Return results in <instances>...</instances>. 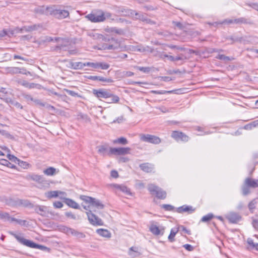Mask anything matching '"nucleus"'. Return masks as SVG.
<instances>
[{"label": "nucleus", "mask_w": 258, "mask_h": 258, "mask_svg": "<svg viewBox=\"0 0 258 258\" xmlns=\"http://www.w3.org/2000/svg\"><path fill=\"white\" fill-rule=\"evenodd\" d=\"M21 84L23 86H24V87H25L26 88H29V89L36 88V87H37V86H40L38 84H35V83H29V82H27L26 81H24L21 83Z\"/></svg>", "instance_id": "obj_37"}, {"label": "nucleus", "mask_w": 258, "mask_h": 258, "mask_svg": "<svg viewBox=\"0 0 258 258\" xmlns=\"http://www.w3.org/2000/svg\"><path fill=\"white\" fill-rule=\"evenodd\" d=\"M216 58L224 61V62H228L231 61L234 59L233 57H230L229 56H225L223 54H218L216 56Z\"/></svg>", "instance_id": "obj_35"}, {"label": "nucleus", "mask_w": 258, "mask_h": 258, "mask_svg": "<svg viewBox=\"0 0 258 258\" xmlns=\"http://www.w3.org/2000/svg\"><path fill=\"white\" fill-rule=\"evenodd\" d=\"M55 171H56L55 168L52 167H50L47 168V169H45L43 171V173L45 175L51 176V175H53L55 174Z\"/></svg>", "instance_id": "obj_36"}, {"label": "nucleus", "mask_w": 258, "mask_h": 258, "mask_svg": "<svg viewBox=\"0 0 258 258\" xmlns=\"http://www.w3.org/2000/svg\"><path fill=\"white\" fill-rule=\"evenodd\" d=\"M40 27V25L39 24H34L31 26H26L23 27H22L20 31L21 32H23L24 31L25 32H31L33 31L37 30L39 27Z\"/></svg>", "instance_id": "obj_25"}, {"label": "nucleus", "mask_w": 258, "mask_h": 258, "mask_svg": "<svg viewBox=\"0 0 258 258\" xmlns=\"http://www.w3.org/2000/svg\"><path fill=\"white\" fill-rule=\"evenodd\" d=\"M139 167L142 170L147 173L152 172L154 169V164L148 162L141 164Z\"/></svg>", "instance_id": "obj_19"}, {"label": "nucleus", "mask_w": 258, "mask_h": 258, "mask_svg": "<svg viewBox=\"0 0 258 258\" xmlns=\"http://www.w3.org/2000/svg\"><path fill=\"white\" fill-rule=\"evenodd\" d=\"M234 23L236 24H247L250 25L253 24L252 21L250 19L246 18L245 17L234 19Z\"/></svg>", "instance_id": "obj_21"}, {"label": "nucleus", "mask_w": 258, "mask_h": 258, "mask_svg": "<svg viewBox=\"0 0 258 258\" xmlns=\"http://www.w3.org/2000/svg\"><path fill=\"white\" fill-rule=\"evenodd\" d=\"M135 68H136L137 70L143 72L145 73H148L151 71V68L150 67H139V66H136L135 67Z\"/></svg>", "instance_id": "obj_47"}, {"label": "nucleus", "mask_w": 258, "mask_h": 258, "mask_svg": "<svg viewBox=\"0 0 258 258\" xmlns=\"http://www.w3.org/2000/svg\"><path fill=\"white\" fill-rule=\"evenodd\" d=\"M173 91H165V90H159V91H156V90H151L150 91L151 93L152 94H170L173 92Z\"/></svg>", "instance_id": "obj_40"}, {"label": "nucleus", "mask_w": 258, "mask_h": 258, "mask_svg": "<svg viewBox=\"0 0 258 258\" xmlns=\"http://www.w3.org/2000/svg\"><path fill=\"white\" fill-rule=\"evenodd\" d=\"M7 157L8 159L11 160L12 162H15V163H17V161H18V158H17L16 157H15L14 155H11V154H8Z\"/></svg>", "instance_id": "obj_56"}, {"label": "nucleus", "mask_w": 258, "mask_h": 258, "mask_svg": "<svg viewBox=\"0 0 258 258\" xmlns=\"http://www.w3.org/2000/svg\"><path fill=\"white\" fill-rule=\"evenodd\" d=\"M113 142L114 144H120L124 145L128 143L127 140L124 137H120L116 140H114Z\"/></svg>", "instance_id": "obj_38"}, {"label": "nucleus", "mask_w": 258, "mask_h": 258, "mask_svg": "<svg viewBox=\"0 0 258 258\" xmlns=\"http://www.w3.org/2000/svg\"><path fill=\"white\" fill-rule=\"evenodd\" d=\"M26 179L36 181L38 183L48 184L46 180L45 179V178L43 176L34 173L27 175Z\"/></svg>", "instance_id": "obj_16"}, {"label": "nucleus", "mask_w": 258, "mask_h": 258, "mask_svg": "<svg viewBox=\"0 0 258 258\" xmlns=\"http://www.w3.org/2000/svg\"><path fill=\"white\" fill-rule=\"evenodd\" d=\"M107 99H109V101L108 102L109 103H118L119 101V97L113 94L111 91L110 92V95L109 96V98Z\"/></svg>", "instance_id": "obj_32"}, {"label": "nucleus", "mask_w": 258, "mask_h": 258, "mask_svg": "<svg viewBox=\"0 0 258 258\" xmlns=\"http://www.w3.org/2000/svg\"><path fill=\"white\" fill-rule=\"evenodd\" d=\"M252 225L255 229L258 230V219L252 218Z\"/></svg>", "instance_id": "obj_62"}, {"label": "nucleus", "mask_w": 258, "mask_h": 258, "mask_svg": "<svg viewBox=\"0 0 258 258\" xmlns=\"http://www.w3.org/2000/svg\"><path fill=\"white\" fill-rule=\"evenodd\" d=\"M51 6L45 7L44 6H39L36 8L34 10L35 13L39 14L50 15Z\"/></svg>", "instance_id": "obj_17"}, {"label": "nucleus", "mask_w": 258, "mask_h": 258, "mask_svg": "<svg viewBox=\"0 0 258 258\" xmlns=\"http://www.w3.org/2000/svg\"><path fill=\"white\" fill-rule=\"evenodd\" d=\"M96 232L99 235L103 237L107 238L111 237V233L108 230L104 229H99L97 230Z\"/></svg>", "instance_id": "obj_31"}, {"label": "nucleus", "mask_w": 258, "mask_h": 258, "mask_svg": "<svg viewBox=\"0 0 258 258\" xmlns=\"http://www.w3.org/2000/svg\"><path fill=\"white\" fill-rule=\"evenodd\" d=\"M111 32H114L118 34H121L123 33V31L121 29H117L115 27L111 28L110 29Z\"/></svg>", "instance_id": "obj_58"}, {"label": "nucleus", "mask_w": 258, "mask_h": 258, "mask_svg": "<svg viewBox=\"0 0 258 258\" xmlns=\"http://www.w3.org/2000/svg\"><path fill=\"white\" fill-rule=\"evenodd\" d=\"M214 217V215L212 213H209L202 217L201 221L203 222H207L210 221Z\"/></svg>", "instance_id": "obj_42"}, {"label": "nucleus", "mask_w": 258, "mask_h": 258, "mask_svg": "<svg viewBox=\"0 0 258 258\" xmlns=\"http://www.w3.org/2000/svg\"><path fill=\"white\" fill-rule=\"evenodd\" d=\"M110 90L100 88L98 89H93L92 90L93 94L99 100H101L102 98L107 99L110 95Z\"/></svg>", "instance_id": "obj_9"}, {"label": "nucleus", "mask_w": 258, "mask_h": 258, "mask_svg": "<svg viewBox=\"0 0 258 258\" xmlns=\"http://www.w3.org/2000/svg\"><path fill=\"white\" fill-rule=\"evenodd\" d=\"M117 188H119L120 190L123 191V192L126 194L128 195L131 194L130 189L125 186L122 185H117L116 186Z\"/></svg>", "instance_id": "obj_39"}, {"label": "nucleus", "mask_w": 258, "mask_h": 258, "mask_svg": "<svg viewBox=\"0 0 258 258\" xmlns=\"http://www.w3.org/2000/svg\"><path fill=\"white\" fill-rule=\"evenodd\" d=\"M195 209L191 206L183 205L179 207L176 209V212L179 213H183L184 212H187L191 214L195 211Z\"/></svg>", "instance_id": "obj_18"}, {"label": "nucleus", "mask_w": 258, "mask_h": 258, "mask_svg": "<svg viewBox=\"0 0 258 258\" xmlns=\"http://www.w3.org/2000/svg\"><path fill=\"white\" fill-rule=\"evenodd\" d=\"M140 138L142 141L153 144H159L161 142L159 137L150 134H141Z\"/></svg>", "instance_id": "obj_8"}, {"label": "nucleus", "mask_w": 258, "mask_h": 258, "mask_svg": "<svg viewBox=\"0 0 258 258\" xmlns=\"http://www.w3.org/2000/svg\"><path fill=\"white\" fill-rule=\"evenodd\" d=\"M86 214L88 220L92 225L94 226H102L103 225L102 220L93 213L91 210L87 212Z\"/></svg>", "instance_id": "obj_11"}, {"label": "nucleus", "mask_w": 258, "mask_h": 258, "mask_svg": "<svg viewBox=\"0 0 258 258\" xmlns=\"http://www.w3.org/2000/svg\"><path fill=\"white\" fill-rule=\"evenodd\" d=\"M131 148L129 147H120L109 148L108 155H123L130 153Z\"/></svg>", "instance_id": "obj_10"}, {"label": "nucleus", "mask_w": 258, "mask_h": 258, "mask_svg": "<svg viewBox=\"0 0 258 258\" xmlns=\"http://www.w3.org/2000/svg\"><path fill=\"white\" fill-rule=\"evenodd\" d=\"M86 66H88L93 68V69H98V62H86Z\"/></svg>", "instance_id": "obj_55"}, {"label": "nucleus", "mask_w": 258, "mask_h": 258, "mask_svg": "<svg viewBox=\"0 0 258 258\" xmlns=\"http://www.w3.org/2000/svg\"><path fill=\"white\" fill-rule=\"evenodd\" d=\"M63 91L66 92L68 93L70 95L73 96V97H78L79 98H82V96L79 94L78 93L75 92L74 91L69 90L68 89H63Z\"/></svg>", "instance_id": "obj_41"}, {"label": "nucleus", "mask_w": 258, "mask_h": 258, "mask_svg": "<svg viewBox=\"0 0 258 258\" xmlns=\"http://www.w3.org/2000/svg\"><path fill=\"white\" fill-rule=\"evenodd\" d=\"M128 254L132 257H136L140 256L141 253L137 247H131L128 250Z\"/></svg>", "instance_id": "obj_28"}, {"label": "nucleus", "mask_w": 258, "mask_h": 258, "mask_svg": "<svg viewBox=\"0 0 258 258\" xmlns=\"http://www.w3.org/2000/svg\"><path fill=\"white\" fill-rule=\"evenodd\" d=\"M116 13L122 16H136V18H140V14L136 12L135 11L126 9L123 7H116L115 8Z\"/></svg>", "instance_id": "obj_7"}, {"label": "nucleus", "mask_w": 258, "mask_h": 258, "mask_svg": "<svg viewBox=\"0 0 258 258\" xmlns=\"http://www.w3.org/2000/svg\"><path fill=\"white\" fill-rule=\"evenodd\" d=\"M33 208L36 213L43 217L47 216L49 214H52L49 208L45 206L34 205Z\"/></svg>", "instance_id": "obj_12"}, {"label": "nucleus", "mask_w": 258, "mask_h": 258, "mask_svg": "<svg viewBox=\"0 0 258 258\" xmlns=\"http://www.w3.org/2000/svg\"><path fill=\"white\" fill-rule=\"evenodd\" d=\"M234 24V19H225L223 21L219 22H215L214 24L216 25H217L218 24Z\"/></svg>", "instance_id": "obj_46"}, {"label": "nucleus", "mask_w": 258, "mask_h": 258, "mask_svg": "<svg viewBox=\"0 0 258 258\" xmlns=\"http://www.w3.org/2000/svg\"><path fill=\"white\" fill-rule=\"evenodd\" d=\"M17 205L26 208H33L34 205L28 200L19 199L17 201Z\"/></svg>", "instance_id": "obj_22"}, {"label": "nucleus", "mask_w": 258, "mask_h": 258, "mask_svg": "<svg viewBox=\"0 0 258 258\" xmlns=\"http://www.w3.org/2000/svg\"><path fill=\"white\" fill-rule=\"evenodd\" d=\"M171 136L177 142L181 141L182 142H187L189 139L184 133L176 131H173Z\"/></svg>", "instance_id": "obj_14"}, {"label": "nucleus", "mask_w": 258, "mask_h": 258, "mask_svg": "<svg viewBox=\"0 0 258 258\" xmlns=\"http://www.w3.org/2000/svg\"><path fill=\"white\" fill-rule=\"evenodd\" d=\"M53 206L55 208H61L63 207V204L61 202L56 201L53 203Z\"/></svg>", "instance_id": "obj_63"}, {"label": "nucleus", "mask_w": 258, "mask_h": 258, "mask_svg": "<svg viewBox=\"0 0 258 258\" xmlns=\"http://www.w3.org/2000/svg\"><path fill=\"white\" fill-rule=\"evenodd\" d=\"M176 229H178V231H183L185 233L188 234V235H190L191 233H190V231L187 229L183 225H179L177 227H176Z\"/></svg>", "instance_id": "obj_49"}, {"label": "nucleus", "mask_w": 258, "mask_h": 258, "mask_svg": "<svg viewBox=\"0 0 258 258\" xmlns=\"http://www.w3.org/2000/svg\"><path fill=\"white\" fill-rule=\"evenodd\" d=\"M109 64L104 62H98V69L101 68L102 70H107L109 68Z\"/></svg>", "instance_id": "obj_54"}, {"label": "nucleus", "mask_w": 258, "mask_h": 258, "mask_svg": "<svg viewBox=\"0 0 258 258\" xmlns=\"http://www.w3.org/2000/svg\"><path fill=\"white\" fill-rule=\"evenodd\" d=\"M226 218L229 223L232 224L237 223L241 219V217L239 214L233 212L228 213L226 215Z\"/></svg>", "instance_id": "obj_15"}, {"label": "nucleus", "mask_w": 258, "mask_h": 258, "mask_svg": "<svg viewBox=\"0 0 258 258\" xmlns=\"http://www.w3.org/2000/svg\"><path fill=\"white\" fill-rule=\"evenodd\" d=\"M150 231L155 235H163L164 229H160L158 226L155 225H152L150 228Z\"/></svg>", "instance_id": "obj_27"}, {"label": "nucleus", "mask_w": 258, "mask_h": 258, "mask_svg": "<svg viewBox=\"0 0 258 258\" xmlns=\"http://www.w3.org/2000/svg\"><path fill=\"white\" fill-rule=\"evenodd\" d=\"M11 222H16L17 223L21 224V225H24L26 223L25 220H20V219H17L15 218L11 217L10 219L9 220Z\"/></svg>", "instance_id": "obj_51"}, {"label": "nucleus", "mask_w": 258, "mask_h": 258, "mask_svg": "<svg viewBox=\"0 0 258 258\" xmlns=\"http://www.w3.org/2000/svg\"><path fill=\"white\" fill-rule=\"evenodd\" d=\"M100 81L108 83L113 82V80L111 78H106L103 77H100Z\"/></svg>", "instance_id": "obj_59"}, {"label": "nucleus", "mask_w": 258, "mask_h": 258, "mask_svg": "<svg viewBox=\"0 0 258 258\" xmlns=\"http://www.w3.org/2000/svg\"><path fill=\"white\" fill-rule=\"evenodd\" d=\"M248 6L258 11V3H254L247 4Z\"/></svg>", "instance_id": "obj_64"}, {"label": "nucleus", "mask_w": 258, "mask_h": 258, "mask_svg": "<svg viewBox=\"0 0 258 258\" xmlns=\"http://www.w3.org/2000/svg\"><path fill=\"white\" fill-rule=\"evenodd\" d=\"M160 57L162 59H163L165 57H167L171 61H173V59H174V56H173L172 55H168L165 53L161 54L160 55Z\"/></svg>", "instance_id": "obj_60"}, {"label": "nucleus", "mask_w": 258, "mask_h": 258, "mask_svg": "<svg viewBox=\"0 0 258 258\" xmlns=\"http://www.w3.org/2000/svg\"><path fill=\"white\" fill-rule=\"evenodd\" d=\"M68 232L70 233V234L74 235L77 237L78 238H83L85 237V235L84 233L79 232L74 229H68Z\"/></svg>", "instance_id": "obj_29"}, {"label": "nucleus", "mask_w": 258, "mask_h": 258, "mask_svg": "<svg viewBox=\"0 0 258 258\" xmlns=\"http://www.w3.org/2000/svg\"><path fill=\"white\" fill-rule=\"evenodd\" d=\"M64 203L69 206L71 208L75 209H79L80 206L79 204L76 203L74 200L69 199V198H64Z\"/></svg>", "instance_id": "obj_24"}, {"label": "nucleus", "mask_w": 258, "mask_h": 258, "mask_svg": "<svg viewBox=\"0 0 258 258\" xmlns=\"http://www.w3.org/2000/svg\"><path fill=\"white\" fill-rule=\"evenodd\" d=\"M0 164L1 165L8 167L10 168L14 169L16 168L15 165H14V164H12L8 160L5 159H0Z\"/></svg>", "instance_id": "obj_34"}, {"label": "nucleus", "mask_w": 258, "mask_h": 258, "mask_svg": "<svg viewBox=\"0 0 258 258\" xmlns=\"http://www.w3.org/2000/svg\"><path fill=\"white\" fill-rule=\"evenodd\" d=\"M17 163L24 169L27 168L29 166V164L27 162L21 161L20 159H18Z\"/></svg>", "instance_id": "obj_52"}, {"label": "nucleus", "mask_w": 258, "mask_h": 258, "mask_svg": "<svg viewBox=\"0 0 258 258\" xmlns=\"http://www.w3.org/2000/svg\"><path fill=\"white\" fill-rule=\"evenodd\" d=\"M11 234L21 244L33 248H36L37 247V243L34 242L33 241L26 239L24 237L20 236L16 234H13L12 233Z\"/></svg>", "instance_id": "obj_13"}, {"label": "nucleus", "mask_w": 258, "mask_h": 258, "mask_svg": "<svg viewBox=\"0 0 258 258\" xmlns=\"http://www.w3.org/2000/svg\"><path fill=\"white\" fill-rule=\"evenodd\" d=\"M178 232V229H177L176 228H174L171 230L170 233L168 237V240L170 242H172L175 241L174 237Z\"/></svg>", "instance_id": "obj_33"}, {"label": "nucleus", "mask_w": 258, "mask_h": 258, "mask_svg": "<svg viewBox=\"0 0 258 258\" xmlns=\"http://www.w3.org/2000/svg\"><path fill=\"white\" fill-rule=\"evenodd\" d=\"M36 248L43 250V251H49L50 248L48 247H47L45 246H43L42 245L37 244V247Z\"/></svg>", "instance_id": "obj_57"}, {"label": "nucleus", "mask_w": 258, "mask_h": 258, "mask_svg": "<svg viewBox=\"0 0 258 258\" xmlns=\"http://www.w3.org/2000/svg\"><path fill=\"white\" fill-rule=\"evenodd\" d=\"M247 243L250 246L251 248H255L257 249L258 243H254L253 240L251 238H248L247 240Z\"/></svg>", "instance_id": "obj_45"}, {"label": "nucleus", "mask_w": 258, "mask_h": 258, "mask_svg": "<svg viewBox=\"0 0 258 258\" xmlns=\"http://www.w3.org/2000/svg\"><path fill=\"white\" fill-rule=\"evenodd\" d=\"M257 125H258V123L256 121H253L250 123L245 125L244 126V128L245 130H251L253 127H255Z\"/></svg>", "instance_id": "obj_50"}, {"label": "nucleus", "mask_w": 258, "mask_h": 258, "mask_svg": "<svg viewBox=\"0 0 258 258\" xmlns=\"http://www.w3.org/2000/svg\"><path fill=\"white\" fill-rule=\"evenodd\" d=\"M10 216L8 213H4L0 211V219L1 220H9Z\"/></svg>", "instance_id": "obj_53"}, {"label": "nucleus", "mask_w": 258, "mask_h": 258, "mask_svg": "<svg viewBox=\"0 0 258 258\" xmlns=\"http://www.w3.org/2000/svg\"><path fill=\"white\" fill-rule=\"evenodd\" d=\"M247 37H238L235 36H230L226 38L227 40H230L232 41L231 44L238 42L240 43H246L248 41L246 40Z\"/></svg>", "instance_id": "obj_20"}, {"label": "nucleus", "mask_w": 258, "mask_h": 258, "mask_svg": "<svg viewBox=\"0 0 258 258\" xmlns=\"http://www.w3.org/2000/svg\"><path fill=\"white\" fill-rule=\"evenodd\" d=\"M64 192L62 191L53 190L50 191L45 193L46 197L48 199H51L53 198H56L58 196L59 194H64Z\"/></svg>", "instance_id": "obj_30"}, {"label": "nucleus", "mask_w": 258, "mask_h": 258, "mask_svg": "<svg viewBox=\"0 0 258 258\" xmlns=\"http://www.w3.org/2000/svg\"><path fill=\"white\" fill-rule=\"evenodd\" d=\"M98 149V153L103 156H105L106 154L108 155L109 147L107 144L100 145L97 147Z\"/></svg>", "instance_id": "obj_23"}, {"label": "nucleus", "mask_w": 258, "mask_h": 258, "mask_svg": "<svg viewBox=\"0 0 258 258\" xmlns=\"http://www.w3.org/2000/svg\"><path fill=\"white\" fill-rule=\"evenodd\" d=\"M258 187V179L254 180L251 178H246L241 187L242 193L243 196H247L250 192V187L256 188Z\"/></svg>", "instance_id": "obj_2"}, {"label": "nucleus", "mask_w": 258, "mask_h": 258, "mask_svg": "<svg viewBox=\"0 0 258 258\" xmlns=\"http://www.w3.org/2000/svg\"><path fill=\"white\" fill-rule=\"evenodd\" d=\"M9 72L13 74H17L21 73L20 69L19 68H11L10 69Z\"/></svg>", "instance_id": "obj_61"}, {"label": "nucleus", "mask_w": 258, "mask_h": 258, "mask_svg": "<svg viewBox=\"0 0 258 258\" xmlns=\"http://www.w3.org/2000/svg\"><path fill=\"white\" fill-rule=\"evenodd\" d=\"M104 12L101 10L91 13L86 16V18L92 22L97 23L105 21Z\"/></svg>", "instance_id": "obj_6"}, {"label": "nucleus", "mask_w": 258, "mask_h": 258, "mask_svg": "<svg viewBox=\"0 0 258 258\" xmlns=\"http://www.w3.org/2000/svg\"><path fill=\"white\" fill-rule=\"evenodd\" d=\"M80 199L85 202V203L90 204L91 208L95 207L98 209H102L104 208V205L100 201L95 198L81 195L80 197Z\"/></svg>", "instance_id": "obj_3"}, {"label": "nucleus", "mask_w": 258, "mask_h": 258, "mask_svg": "<svg viewBox=\"0 0 258 258\" xmlns=\"http://www.w3.org/2000/svg\"><path fill=\"white\" fill-rule=\"evenodd\" d=\"M86 67V62H70V67L74 70H81Z\"/></svg>", "instance_id": "obj_26"}, {"label": "nucleus", "mask_w": 258, "mask_h": 258, "mask_svg": "<svg viewBox=\"0 0 258 258\" xmlns=\"http://www.w3.org/2000/svg\"><path fill=\"white\" fill-rule=\"evenodd\" d=\"M77 118L78 119H83L86 122L90 121V118L88 116L87 114H83L82 113H78L77 115Z\"/></svg>", "instance_id": "obj_43"}, {"label": "nucleus", "mask_w": 258, "mask_h": 258, "mask_svg": "<svg viewBox=\"0 0 258 258\" xmlns=\"http://www.w3.org/2000/svg\"><path fill=\"white\" fill-rule=\"evenodd\" d=\"M50 15L57 19H63L69 16V12L65 10L57 9L55 6H52Z\"/></svg>", "instance_id": "obj_5"}, {"label": "nucleus", "mask_w": 258, "mask_h": 258, "mask_svg": "<svg viewBox=\"0 0 258 258\" xmlns=\"http://www.w3.org/2000/svg\"><path fill=\"white\" fill-rule=\"evenodd\" d=\"M162 208L164 209L165 211H172L175 209L174 206L168 205V204H163L161 206Z\"/></svg>", "instance_id": "obj_48"}, {"label": "nucleus", "mask_w": 258, "mask_h": 258, "mask_svg": "<svg viewBox=\"0 0 258 258\" xmlns=\"http://www.w3.org/2000/svg\"><path fill=\"white\" fill-rule=\"evenodd\" d=\"M65 215L71 219H74V220H77V219H80L81 217L80 216H76L75 214H74L73 213L71 212H67L65 213Z\"/></svg>", "instance_id": "obj_44"}, {"label": "nucleus", "mask_w": 258, "mask_h": 258, "mask_svg": "<svg viewBox=\"0 0 258 258\" xmlns=\"http://www.w3.org/2000/svg\"><path fill=\"white\" fill-rule=\"evenodd\" d=\"M103 41V43L100 45V50H115L120 47V43L117 39L109 36L100 35L99 37Z\"/></svg>", "instance_id": "obj_1"}, {"label": "nucleus", "mask_w": 258, "mask_h": 258, "mask_svg": "<svg viewBox=\"0 0 258 258\" xmlns=\"http://www.w3.org/2000/svg\"><path fill=\"white\" fill-rule=\"evenodd\" d=\"M148 189L151 194L156 195L158 199H165L166 197V191L154 184H148Z\"/></svg>", "instance_id": "obj_4"}]
</instances>
